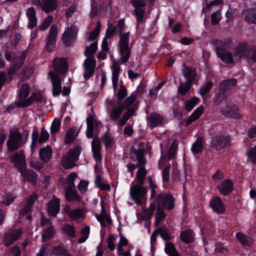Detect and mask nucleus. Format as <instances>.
<instances>
[{"mask_svg":"<svg viewBox=\"0 0 256 256\" xmlns=\"http://www.w3.org/2000/svg\"><path fill=\"white\" fill-rule=\"evenodd\" d=\"M126 27L124 20H118V28L119 33V40L117 44L118 51L120 56V62L126 64L130 58L132 48L130 47V32H123Z\"/></svg>","mask_w":256,"mask_h":256,"instance_id":"1","label":"nucleus"},{"mask_svg":"<svg viewBox=\"0 0 256 256\" xmlns=\"http://www.w3.org/2000/svg\"><path fill=\"white\" fill-rule=\"evenodd\" d=\"M146 171L144 168H139L136 174L138 184L130 187V196L132 199L138 206L146 200L148 190L144 186Z\"/></svg>","mask_w":256,"mask_h":256,"instance_id":"2","label":"nucleus"},{"mask_svg":"<svg viewBox=\"0 0 256 256\" xmlns=\"http://www.w3.org/2000/svg\"><path fill=\"white\" fill-rule=\"evenodd\" d=\"M28 136V130H26L22 132L18 128L10 130L6 144L8 152H12L23 147L27 142Z\"/></svg>","mask_w":256,"mask_h":256,"instance_id":"3","label":"nucleus"},{"mask_svg":"<svg viewBox=\"0 0 256 256\" xmlns=\"http://www.w3.org/2000/svg\"><path fill=\"white\" fill-rule=\"evenodd\" d=\"M82 152V148L79 145L75 146L70 149L68 153V156L63 157L62 162L63 166L66 169H70L76 166V162L79 159V156Z\"/></svg>","mask_w":256,"mask_h":256,"instance_id":"4","label":"nucleus"},{"mask_svg":"<svg viewBox=\"0 0 256 256\" xmlns=\"http://www.w3.org/2000/svg\"><path fill=\"white\" fill-rule=\"evenodd\" d=\"M155 202L162 208L167 211H170L175 208V198L172 194L162 192L158 194L155 200Z\"/></svg>","mask_w":256,"mask_h":256,"instance_id":"5","label":"nucleus"},{"mask_svg":"<svg viewBox=\"0 0 256 256\" xmlns=\"http://www.w3.org/2000/svg\"><path fill=\"white\" fill-rule=\"evenodd\" d=\"M231 138L228 134H216L212 138L210 146L216 150L230 145Z\"/></svg>","mask_w":256,"mask_h":256,"instance_id":"6","label":"nucleus"},{"mask_svg":"<svg viewBox=\"0 0 256 256\" xmlns=\"http://www.w3.org/2000/svg\"><path fill=\"white\" fill-rule=\"evenodd\" d=\"M212 44L218 56L229 50L233 46V42L229 38L224 40L214 39Z\"/></svg>","mask_w":256,"mask_h":256,"instance_id":"7","label":"nucleus"},{"mask_svg":"<svg viewBox=\"0 0 256 256\" xmlns=\"http://www.w3.org/2000/svg\"><path fill=\"white\" fill-rule=\"evenodd\" d=\"M130 4L135 8L134 12L135 13L136 20L138 23L144 22V16L145 13L144 10L142 8L144 7L146 4L144 0H132Z\"/></svg>","mask_w":256,"mask_h":256,"instance_id":"8","label":"nucleus"},{"mask_svg":"<svg viewBox=\"0 0 256 256\" xmlns=\"http://www.w3.org/2000/svg\"><path fill=\"white\" fill-rule=\"evenodd\" d=\"M182 74L186 81H190L192 84H197L199 80V77L197 74L196 69L186 66V64L182 65Z\"/></svg>","mask_w":256,"mask_h":256,"instance_id":"9","label":"nucleus"},{"mask_svg":"<svg viewBox=\"0 0 256 256\" xmlns=\"http://www.w3.org/2000/svg\"><path fill=\"white\" fill-rule=\"evenodd\" d=\"M222 114L226 116L236 119H240L242 116L239 113V108L236 104H228L220 108Z\"/></svg>","mask_w":256,"mask_h":256,"instance_id":"10","label":"nucleus"},{"mask_svg":"<svg viewBox=\"0 0 256 256\" xmlns=\"http://www.w3.org/2000/svg\"><path fill=\"white\" fill-rule=\"evenodd\" d=\"M96 64V62L94 56L87 58L84 60L83 64L84 68V76L86 80L94 76Z\"/></svg>","mask_w":256,"mask_h":256,"instance_id":"11","label":"nucleus"},{"mask_svg":"<svg viewBox=\"0 0 256 256\" xmlns=\"http://www.w3.org/2000/svg\"><path fill=\"white\" fill-rule=\"evenodd\" d=\"M11 162L14 163V166L19 172L26 168V166L24 151L20 150L19 152H16L11 157Z\"/></svg>","mask_w":256,"mask_h":256,"instance_id":"12","label":"nucleus"},{"mask_svg":"<svg viewBox=\"0 0 256 256\" xmlns=\"http://www.w3.org/2000/svg\"><path fill=\"white\" fill-rule=\"evenodd\" d=\"M52 65L54 68L59 75L66 73L68 68L67 59L64 58H56L53 60Z\"/></svg>","mask_w":256,"mask_h":256,"instance_id":"13","label":"nucleus"},{"mask_svg":"<svg viewBox=\"0 0 256 256\" xmlns=\"http://www.w3.org/2000/svg\"><path fill=\"white\" fill-rule=\"evenodd\" d=\"M48 75L50 76L52 85V94L54 96H58L62 92L61 79L54 72H50Z\"/></svg>","mask_w":256,"mask_h":256,"instance_id":"14","label":"nucleus"},{"mask_svg":"<svg viewBox=\"0 0 256 256\" xmlns=\"http://www.w3.org/2000/svg\"><path fill=\"white\" fill-rule=\"evenodd\" d=\"M60 209V199L54 198L50 200L47 204L46 211L50 217L56 218Z\"/></svg>","mask_w":256,"mask_h":256,"instance_id":"15","label":"nucleus"},{"mask_svg":"<svg viewBox=\"0 0 256 256\" xmlns=\"http://www.w3.org/2000/svg\"><path fill=\"white\" fill-rule=\"evenodd\" d=\"M58 34V28L55 24L52 25L50 29V33L47 37L46 50L50 52L55 46Z\"/></svg>","mask_w":256,"mask_h":256,"instance_id":"16","label":"nucleus"},{"mask_svg":"<svg viewBox=\"0 0 256 256\" xmlns=\"http://www.w3.org/2000/svg\"><path fill=\"white\" fill-rule=\"evenodd\" d=\"M42 99V94L38 92H33L32 95L26 100L18 102L16 106L18 108H26L31 106L34 102H40Z\"/></svg>","mask_w":256,"mask_h":256,"instance_id":"17","label":"nucleus"},{"mask_svg":"<svg viewBox=\"0 0 256 256\" xmlns=\"http://www.w3.org/2000/svg\"><path fill=\"white\" fill-rule=\"evenodd\" d=\"M236 54H238L241 58L250 59L251 58L250 52L252 50L246 42H240L236 48Z\"/></svg>","mask_w":256,"mask_h":256,"instance_id":"18","label":"nucleus"},{"mask_svg":"<svg viewBox=\"0 0 256 256\" xmlns=\"http://www.w3.org/2000/svg\"><path fill=\"white\" fill-rule=\"evenodd\" d=\"M220 193L224 196H228L232 193L234 189V184L230 179L225 180L218 186Z\"/></svg>","mask_w":256,"mask_h":256,"instance_id":"19","label":"nucleus"},{"mask_svg":"<svg viewBox=\"0 0 256 256\" xmlns=\"http://www.w3.org/2000/svg\"><path fill=\"white\" fill-rule=\"evenodd\" d=\"M25 182H30L32 185H36L38 179V174L32 170H28L26 167L20 171Z\"/></svg>","mask_w":256,"mask_h":256,"instance_id":"20","label":"nucleus"},{"mask_svg":"<svg viewBox=\"0 0 256 256\" xmlns=\"http://www.w3.org/2000/svg\"><path fill=\"white\" fill-rule=\"evenodd\" d=\"M210 206L214 211L218 214L225 211V206L222 200L217 196H214L210 201Z\"/></svg>","mask_w":256,"mask_h":256,"instance_id":"21","label":"nucleus"},{"mask_svg":"<svg viewBox=\"0 0 256 256\" xmlns=\"http://www.w3.org/2000/svg\"><path fill=\"white\" fill-rule=\"evenodd\" d=\"M76 37V32L72 27H70L64 33L62 39L66 46H70Z\"/></svg>","mask_w":256,"mask_h":256,"instance_id":"22","label":"nucleus"},{"mask_svg":"<svg viewBox=\"0 0 256 256\" xmlns=\"http://www.w3.org/2000/svg\"><path fill=\"white\" fill-rule=\"evenodd\" d=\"M120 70V68L119 63L116 60H114L112 66V82L114 91H116L118 87Z\"/></svg>","mask_w":256,"mask_h":256,"instance_id":"23","label":"nucleus"},{"mask_svg":"<svg viewBox=\"0 0 256 256\" xmlns=\"http://www.w3.org/2000/svg\"><path fill=\"white\" fill-rule=\"evenodd\" d=\"M52 151L51 147L48 145L41 148L39 152L40 158L42 161L46 163L48 162L52 157Z\"/></svg>","mask_w":256,"mask_h":256,"instance_id":"24","label":"nucleus"},{"mask_svg":"<svg viewBox=\"0 0 256 256\" xmlns=\"http://www.w3.org/2000/svg\"><path fill=\"white\" fill-rule=\"evenodd\" d=\"M180 240L186 244L193 242L194 241V232L191 229L182 230L180 234Z\"/></svg>","mask_w":256,"mask_h":256,"instance_id":"25","label":"nucleus"},{"mask_svg":"<svg viewBox=\"0 0 256 256\" xmlns=\"http://www.w3.org/2000/svg\"><path fill=\"white\" fill-rule=\"evenodd\" d=\"M204 149V142L202 137L199 136L195 142L193 143L191 147V151L192 154L194 156L202 153Z\"/></svg>","mask_w":256,"mask_h":256,"instance_id":"26","label":"nucleus"},{"mask_svg":"<svg viewBox=\"0 0 256 256\" xmlns=\"http://www.w3.org/2000/svg\"><path fill=\"white\" fill-rule=\"evenodd\" d=\"M57 7L56 0H42L41 8L48 14L54 10Z\"/></svg>","mask_w":256,"mask_h":256,"instance_id":"27","label":"nucleus"},{"mask_svg":"<svg viewBox=\"0 0 256 256\" xmlns=\"http://www.w3.org/2000/svg\"><path fill=\"white\" fill-rule=\"evenodd\" d=\"M88 116L87 117L86 121V135L89 138H92L94 136V131L96 129L93 122V115L88 114Z\"/></svg>","mask_w":256,"mask_h":256,"instance_id":"28","label":"nucleus"},{"mask_svg":"<svg viewBox=\"0 0 256 256\" xmlns=\"http://www.w3.org/2000/svg\"><path fill=\"white\" fill-rule=\"evenodd\" d=\"M20 232L16 231L6 234L4 238V244L9 246L20 237Z\"/></svg>","mask_w":256,"mask_h":256,"instance_id":"29","label":"nucleus"},{"mask_svg":"<svg viewBox=\"0 0 256 256\" xmlns=\"http://www.w3.org/2000/svg\"><path fill=\"white\" fill-rule=\"evenodd\" d=\"M123 111L124 110L120 106H114L112 110H110L108 108L106 110L110 119L113 122L117 121L120 119Z\"/></svg>","mask_w":256,"mask_h":256,"instance_id":"30","label":"nucleus"},{"mask_svg":"<svg viewBox=\"0 0 256 256\" xmlns=\"http://www.w3.org/2000/svg\"><path fill=\"white\" fill-rule=\"evenodd\" d=\"M136 110V108H129L128 110L124 114L123 116L119 119L118 126L121 127L125 125L130 118L134 115Z\"/></svg>","mask_w":256,"mask_h":256,"instance_id":"31","label":"nucleus"},{"mask_svg":"<svg viewBox=\"0 0 256 256\" xmlns=\"http://www.w3.org/2000/svg\"><path fill=\"white\" fill-rule=\"evenodd\" d=\"M192 85L193 84L190 83V81L180 82L178 88V94L182 96L186 95L190 90Z\"/></svg>","mask_w":256,"mask_h":256,"instance_id":"32","label":"nucleus"},{"mask_svg":"<svg viewBox=\"0 0 256 256\" xmlns=\"http://www.w3.org/2000/svg\"><path fill=\"white\" fill-rule=\"evenodd\" d=\"M56 232L55 228L53 226H50L42 230V242H46L52 238Z\"/></svg>","mask_w":256,"mask_h":256,"instance_id":"33","label":"nucleus"},{"mask_svg":"<svg viewBox=\"0 0 256 256\" xmlns=\"http://www.w3.org/2000/svg\"><path fill=\"white\" fill-rule=\"evenodd\" d=\"M30 87L28 84L24 83L22 84L18 94L20 100H22V102L26 100V98L30 94Z\"/></svg>","mask_w":256,"mask_h":256,"instance_id":"34","label":"nucleus"},{"mask_svg":"<svg viewBox=\"0 0 256 256\" xmlns=\"http://www.w3.org/2000/svg\"><path fill=\"white\" fill-rule=\"evenodd\" d=\"M162 118L156 113H152L149 119L150 126L151 128H154L160 124L162 122Z\"/></svg>","mask_w":256,"mask_h":256,"instance_id":"35","label":"nucleus"},{"mask_svg":"<svg viewBox=\"0 0 256 256\" xmlns=\"http://www.w3.org/2000/svg\"><path fill=\"white\" fill-rule=\"evenodd\" d=\"M66 197L68 202H80V198L76 190H66Z\"/></svg>","mask_w":256,"mask_h":256,"instance_id":"36","label":"nucleus"},{"mask_svg":"<svg viewBox=\"0 0 256 256\" xmlns=\"http://www.w3.org/2000/svg\"><path fill=\"white\" fill-rule=\"evenodd\" d=\"M236 237L238 242L243 246L250 245V239L248 236L243 234L242 232H238L236 234Z\"/></svg>","mask_w":256,"mask_h":256,"instance_id":"37","label":"nucleus"},{"mask_svg":"<svg viewBox=\"0 0 256 256\" xmlns=\"http://www.w3.org/2000/svg\"><path fill=\"white\" fill-rule=\"evenodd\" d=\"M245 20L250 24H256V8H250L246 11Z\"/></svg>","mask_w":256,"mask_h":256,"instance_id":"38","label":"nucleus"},{"mask_svg":"<svg viewBox=\"0 0 256 256\" xmlns=\"http://www.w3.org/2000/svg\"><path fill=\"white\" fill-rule=\"evenodd\" d=\"M212 81L208 80L205 82L200 88V94L203 98L209 93L213 86Z\"/></svg>","mask_w":256,"mask_h":256,"instance_id":"39","label":"nucleus"},{"mask_svg":"<svg viewBox=\"0 0 256 256\" xmlns=\"http://www.w3.org/2000/svg\"><path fill=\"white\" fill-rule=\"evenodd\" d=\"M98 50V42H96L92 43L90 46L86 48L84 52V54L88 58L93 56V55Z\"/></svg>","mask_w":256,"mask_h":256,"instance_id":"40","label":"nucleus"},{"mask_svg":"<svg viewBox=\"0 0 256 256\" xmlns=\"http://www.w3.org/2000/svg\"><path fill=\"white\" fill-rule=\"evenodd\" d=\"M32 140L30 144V148L32 152H33L36 144L39 143L40 135L37 130L36 126L34 127L33 132L32 134Z\"/></svg>","mask_w":256,"mask_h":256,"instance_id":"41","label":"nucleus"},{"mask_svg":"<svg viewBox=\"0 0 256 256\" xmlns=\"http://www.w3.org/2000/svg\"><path fill=\"white\" fill-rule=\"evenodd\" d=\"M200 101V98L196 96L192 98L190 100L185 102V109L188 112L192 110L199 103Z\"/></svg>","mask_w":256,"mask_h":256,"instance_id":"42","label":"nucleus"},{"mask_svg":"<svg viewBox=\"0 0 256 256\" xmlns=\"http://www.w3.org/2000/svg\"><path fill=\"white\" fill-rule=\"evenodd\" d=\"M136 98L134 95H130L125 99L120 106L124 110H128L134 102Z\"/></svg>","mask_w":256,"mask_h":256,"instance_id":"43","label":"nucleus"},{"mask_svg":"<svg viewBox=\"0 0 256 256\" xmlns=\"http://www.w3.org/2000/svg\"><path fill=\"white\" fill-rule=\"evenodd\" d=\"M16 198V196L14 193L8 192L4 196L3 200L1 202V203L5 206H8L14 202Z\"/></svg>","mask_w":256,"mask_h":256,"instance_id":"44","label":"nucleus"},{"mask_svg":"<svg viewBox=\"0 0 256 256\" xmlns=\"http://www.w3.org/2000/svg\"><path fill=\"white\" fill-rule=\"evenodd\" d=\"M62 230L66 233L68 236L70 238H74L76 236V230L74 226L69 224H66L62 228Z\"/></svg>","mask_w":256,"mask_h":256,"instance_id":"45","label":"nucleus"},{"mask_svg":"<svg viewBox=\"0 0 256 256\" xmlns=\"http://www.w3.org/2000/svg\"><path fill=\"white\" fill-rule=\"evenodd\" d=\"M218 57L225 64H230L234 62L232 54L228 51L220 54Z\"/></svg>","mask_w":256,"mask_h":256,"instance_id":"46","label":"nucleus"},{"mask_svg":"<svg viewBox=\"0 0 256 256\" xmlns=\"http://www.w3.org/2000/svg\"><path fill=\"white\" fill-rule=\"evenodd\" d=\"M76 136V130L73 128H70L65 136V142L66 144L71 143L74 140Z\"/></svg>","mask_w":256,"mask_h":256,"instance_id":"47","label":"nucleus"},{"mask_svg":"<svg viewBox=\"0 0 256 256\" xmlns=\"http://www.w3.org/2000/svg\"><path fill=\"white\" fill-rule=\"evenodd\" d=\"M54 252L56 256H72L68 252V250L61 245H58L54 247Z\"/></svg>","mask_w":256,"mask_h":256,"instance_id":"48","label":"nucleus"},{"mask_svg":"<svg viewBox=\"0 0 256 256\" xmlns=\"http://www.w3.org/2000/svg\"><path fill=\"white\" fill-rule=\"evenodd\" d=\"M102 140L106 148H111L114 142L113 138H111L108 132H106L102 136Z\"/></svg>","mask_w":256,"mask_h":256,"instance_id":"49","label":"nucleus"},{"mask_svg":"<svg viewBox=\"0 0 256 256\" xmlns=\"http://www.w3.org/2000/svg\"><path fill=\"white\" fill-rule=\"evenodd\" d=\"M128 92L126 87L124 84H121L118 90L117 98L118 102H122L123 100L127 96Z\"/></svg>","mask_w":256,"mask_h":256,"instance_id":"50","label":"nucleus"},{"mask_svg":"<svg viewBox=\"0 0 256 256\" xmlns=\"http://www.w3.org/2000/svg\"><path fill=\"white\" fill-rule=\"evenodd\" d=\"M54 20L53 16L51 15H48L44 20L43 22L39 26V29L40 30L44 31L46 30L52 22Z\"/></svg>","mask_w":256,"mask_h":256,"instance_id":"51","label":"nucleus"},{"mask_svg":"<svg viewBox=\"0 0 256 256\" xmlns=\"http://www.w3.org/2000/svg\"><path fill=\"white\" fill-rule=\"evenodd\" d=\"M204 106H200L198 108H196L192 113L190 116L194 121L198 120L202 114L204 112Z\"/></svg>","mask_w":256,"mask_h":256,"instance_id":"52","label":"nucleus"},{"mask_svg":"<svg viewBox=\"0 0 256 256\" xmlns=\"http://www.w3.org/2000/svg\"><path fill=\"white\" fill-rule=\"evenodd\" d=\"M228 94L226 92H222L218 90V92L215 98V103L216 104H220L223 101H226L227 100Z\"/></svg>","mask_w":256,"mask_h":256,"instance_id":"53","label":"nucleus"},{"mask_svg":"<svg viewBox=\"0 0 256 256\" xmlns=\"http://www.w3.org/2000/svg\"><path fill=\"white\" fill-rule=\"evenodd\" d=\"M100 205H101V212L100 214H97L96 216V219L98 222H102L105 220L106 218V209L104 207V201L103 200H100Z\"/></svg>","mask_w":256,"mask_h":256,"instance_id":"54","label":"nucleus"},{"mask_svg":"<svg viewBox=\"0 0 256 256\" xmlns=\"http://www.w3.org/2000/svg\"><path fill=\"white\" fill-rule=\"evenodd\" d=\"M82 210L80 208H76L72 210V211L70 212L69 214V217L72 220H78L82 216Z\"/></svg>","mask_w":256,"mask_h":256,"instance_id":"55","label":"nucleus"},{"mask_svg":"<svg viewBox=\"0 0 256 256\" xmlns=\"http://www.w3.org/2000/svg\"><path fill=\"white\" fill-rule=\"evenodd\" d=\"M60 124L61 122L59 119L54 118L50 126V133L52 134H54L58 132Z\"/></svg>","mask_w":256,"mask_h":256,"instance_id":"56","label":"nucleus"},{"mask_svg":"<svg viewBox=\"0 0 256 256\" xmlns=\"http://www.w3.org/2000/svg\"><path fill=\"white\" fill-rule=\"evenodd\" d=\"M221 20L220 10H218L216 12H213L211 15V24L212 26L218 24Z\"/></svg>","mask_w":256,"mask_h":256,"instance_id":"57","label":"nucleus"},{"mask_svg":"<svg viewBox=\"0 0 256 256\" xmlns=\"http://www.w3.org/2000/svg\"><path fill=\"white\" fill-rule=\"evenodd\" d=\"M177 145L174 142L170 144L168 152V158L170 160L174 158L176 154Z\"/></svg>","mask_w":256,"mask_h":256,"instance_id":"58","label":"nucleus"},{"mask_svg":"<svg viewBox=\"0 0 256 256\" xmlns=\"http://www.w3.org/2000/svg\"><path fill=\"white\" fill-rule=\"evenodd\" d=\"M50 137V135L48 131L44 128H42L40 132V139L39 144H42L46 142Z\"/></svg>","mask_w":256,"mask_h":256,"instance_id":"59","label":"nucleus"},{"mask_svg":"<svg viewBox=\"0 0 256 256\" xmlns=\"http://www.w3.org/2000/svg\"><path fill=\"white\" fill-rule=\"evenodd\" d=\"M164 251L169 256L172 253L173 254L178 250H176V247L172 242H168L165 244Z\"/></svg>","mask_w":256,"mask_h":256,"instance_id":"60","label":"nucleus"},{"mask_svg":"<svg viewBox=\"0 0 256 256\" xmlns=\"http://www.w3.org/2000/svg\"><path fill=\"white\" fill-rule=\"evenodd\" d=\"M170 166H166L162 171V182H168L170 180Z\"/></svg>","mask_w":256,"mask_h":256,"instance_id":"61","label":"nucleus"},{"mask_svg":"<svg viewBox=\"0 0 256 256\" xmlns=\"http://www.w3.org/2000/svg\"><path fill=\"white\" fill-rule=\"evenodd\" d=\"M116 30V27L114 26L112 24L109 25L106 30L104 38H111Z\"/></svg>","mask_w":256,"mask_h":256,"instance_id":"62","label":"nucleus"},{"mask_svg":"<svg viewBox=\"0 0 256 256\" xmlns=\"http://www.w3.org/2000/svg\"><path fill=\"white\" fill-rule=\"evenodd\" d=\"M157 231H158V234H160L162 238L164 240H171L172 236L166 230L162 228H157Z\"/></svg>","mask_w":256,"mask_h":256,"instance_id":"63","label":"nucleus"},{"mask_svg":"<svg viewBox=\"0 0 256 256\" xmlns=\"http://www.w3.org/2000/svg\"><path fill=\"white\" fill-rule=\"evenodd\" d=\"M9 254L12 256H21L22 252L20 247L18 246H12L10 249Z\"/></svg>","mask_w":256,"mask_h":256,"instance_id":"64","label":"nucleus"}]
</instances>
